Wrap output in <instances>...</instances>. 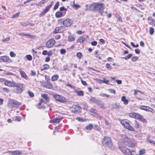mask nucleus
I'll use <instances>...</instances> for the list:
<instances>
[{
	"instance_id": "dca6fc26",
	"label": "nucleus",
	"mask_w": 155,
	"mask_h": 155,
	"mask_svg": "<svg viewBox=\"0 0 155 155\" xmlns=\"http://www.w3.org/2000/svg\"><path fill=\"white\" fill-rule=\"evenodd\" d=\"M9 152L11 155H20L22 153L19 150L9 151Z\"/></svg>"
},
{
	"instance_id": "6ab92c4d",
	"label": "nucleus",
	"mask_w": 155,
	"mask_h": 155,
	"mask_svg": "<svg viewBox=\"0 0 155 155\" xmlns=\"http://www.w3.org/2000/svg\"><path fill=\"white\" fill-rule=\"evenodd\" d=\"M121 100L123 102V104L124 105H127L128 103V101L127 99H126V97L124 96H123L121 97Z\"/></svg>"
},
{
	"instance_id": "a211bd4d",
	"label": "nucleus",
	"mask_w": 155,
	"mask_h": 155,
	"mask_svg": "<svg viewBox=\"0 0 155 155\" xmlns=\"http://www.w3.org/2000/svg\"><path fill=\"white\" fill-rule=\"evenodd\" d=\"M20 73L22 77L25 78L26 80H28L29 79L27 75L26 74L24 71L22 70H20Z\"/></svg>"
},
{
	"instance_id": "6e6552de",
	"label": "nucleus",
	"mask_w": 155,
	"mask_h": 155,
	"mask_svg": "<svg viewBox=\"0 0 155 155\" xmlns=\"http://www.w3.org/2000/svg\"><path fill=\"white\" fill-rule=\"evenodd\" d=\"M20 104V103L15 100L10 99L9 100L8 105L11 107L18 108Z\"/></svg>"
},
{
	"instance_id": "7c9ffc66",
	"label": "nucleus",
	"mask_w": 155,
	"mask_h": 155,
	"mask_svg": "<svg viewBox=\"0 0 155 155\" xmlns=\"http://www.w3.org/2000/svg\"><path fill=\"white\" fill-rule=\"evenodd\" d=\"M96 100V99L95 97H91L90 98H89V101L92 103H95Z\"/></svg>"
},
{
	"instance_id": "bb28decb",
	"label": "nucleus",
	"mask_w": 155,
	"mask_h": 155,
	"mask_svg": "<svg viewBox=\"0 0 155 155\" xmlns=\"http://www.w3.org/2000/svg\"><path fill=\"white\" fill-rule=\"evenodd\" d=\"M93 127V126L92 124H89L88 125H87L85 127V128L89 130H91Z\"/></svg>"
},
{
	"instance_id": "6e6d98bb",
	"label": "nucleus",
	"mask_w": 155,
	"mask_h": 155,
	"mask_svg": "<svg viewBox=\"0 0 155 155\" xmlns=\"http://www.w3.org/2000/svg\"><path fill=\"white\" fill-rule=\"evenodd\" d=\"M60 10L61 11H67V9L65 8L64 7H62L60 8Z\"/></svg>"
},
{
	"instance_id": "c9c22d12",
	"label": "nucleus",
	"mask_w": 155,
	"mask_h": 155,
	"mask_svg": "<svg viewBox=\"0 0 155 155\" xmlns=\"http://www.w3.org/2000/svg\"><path fill=\"white\" fill-rule=\"evenodd\" d=\"M149 30H150L149 33H150V35H153L154 32V28H152L150 27L149 28Z\"/></svg>"
},
{
	"instance_id": "aec40b11",
	"label": "nucleus",
	"mask_w": 155,
	"mask_h": 155,
	"mask_svg": "<svg viewBox=\"0 0 155 155\" xmlns=\"http://www.w3.org/2000/svg\"><path fill=\"white\" fill-rule=\"evenodd\" d=\"M41 96L48 102L50 100V98L49 97H48L47 94H41Z\"/></svg>"
},
{
	"instance_id": "20e7f679",
	"label": "nucleus",
	"mask_w": 155,
	"mask_h": 155,
	"mask_svg": "<svg viewBox=\"0 0 155 155\" xmlns=\"http://www.w3.org/2000/svg\"><path fill=\"white\" fill-rule=\"evenodd\" d=\"M129 116L131 117L137 119L144 123H146L147 122L146 120L143 118V116L137 113H130Z\"/></svg>"
},
{
	"instance_id": "393cba45",
	"label": "nucleus",
	"mask_w": 155,
	"mask_h": 155,
	"mask_svg": "<svg viewBox=\"0 0 155 155\" xmlns=\"http://www.w3.org/2000/svg\"><path fill=\"white\" fill-rule=\"evenodd\" d=\"M148 108H149V107L144 105H141L140 106V109L144 110L146 111H147Z\"/></svg>"
},
{
	"instance_id": "cd10ccee",
	"label": "nucleus",
	"mask_w": 155,
	"mask_h": 155,
	"mask_svg": "<svg viewBox=\"0 0 155 155\" xmlns=\"http://www.w3.org/2000/svg\"><path fill=\"white\" fill-rule=\"evenodd\" d=\"M61 27H56L55 29V31H53V33L54 34H57L59 33V30L61 29Z\"/></svg>"
},
{
	"instance_id": "de8ad7c7",
	"label": "nucleus",
	"mask_w": 155,
	"mask_h": 155,
	"mask_svg": "<svg viewBox=\"0 0 155 155\" xmlns=\"http://www.w3.org/2000/svg\"><path fill=\"white\" fill-rule=\"evenodd\" d=\"M60 51L61 54H63L66 53V51L64 49H61L60 50Z\"/></svg>"
},
{
	"instance_id": "09e8293b",
	"label": "nucleus",
	"mask_w": 155,
	"mask_h": 155,
	"mask_svg": "<svg viewBox=\"0 0 155 155\" xmlns=\"http://www.w3.org/2000/svg\"><path fill=\"white\" fill-rule=\"evenodd\" d=\"M102 81H103V83L106 84H108V83L109 82V80H106V79L105 78H103V79L102 80Z\"/></svg>"
},
{
	"instance_id": "412c9836",
	"label": "nucleus",
	"mask_w": 155,
	"mask_h": 155,
	"mask_svg": "<svg viewBox=\"0 0 155 155\" xmlns=\"http://www.w3.org/2000/svg\"><path fill=\"white\" fill-rule=\"evenodd\" d=\"M77 93V95L79 96H83L84 95V92L83 91H78L77 90H75L74 91Z\"/></svg>"
},
{
	"instance_id": "7ed1b4c3",
	"label": "nucleus",
	"mask_w": 155,
	"mask_h": 155,
	"mask_svg": "<svg viewBox=\"0 0 155 155\" xmlns=\"http://www.w3.org/2000/svg\"><path fill=\"white\" fill-rule=\"evenodd\" d=\"M120 122L123 126L126 129L131 131H134V128L131 126V122L129 120L124 119L121 120Z\"/></svg>"
},
{
	"instance_id": "774afa93",
	"label": "nucleus",
	"mask_w": 155,
	"mask_h": 155,
	"mask_svg": "<svg viewBox=\"0 0 155 155\" xmlns=\"http://www.w3.org/2000/svg\"><path fill=\"white\" fill-rule=\"evenodd\" d=\"M50 60V58L49 57H47L45 58V61L46 62H48Z\"/></svg>"
},
{
	"instance_id": "5fc2aeb1",
	"label": "nucleus",
	"mask_w": 155,
	"mask_h": 155,
	"mask_svg": "<svg viewBox=\"0 0 155 155\" xmlns=\"http://www.w3.org/2000/svg\"><path fill=\"white\" fill-rule=\"evenodd\" d=\"M36 74V73L33 71H31V75L32 76H35Z\"/></svg>"
},
{
	"instance_id": "ea45409f",
	"label": "nucleus",
	"mask_w": 155,
	"mask_h": 155,
	"mask_svg": "<svg viewBox=\"0 0 155 155\" xmlns=\"http://www.w3.org/2000/svg\"><path fill=\"white\" fill-rule=\"evenodd\" d=\"M138 59V58L137 57L134 56L133 57L131 58V60L133 62H135L137 61Z\"/></svg>"
},
{
	"instance_id": "2eb2a0df",
	"label": "nucleus",
	"mask_w": 155,
	"mask_h": 155,
	"mask_svg": "<svg viewBox=\"0 0 155 155\" xmlns=\"http://www.w3.org/2000/svg\"><path fill=\"white\" fill-rule=\"evenodd\" d=\"M1 60L5 62H11V61L8 56H5L1 57Z\"/></svg>"
},
{
	"instance_id": "a19ab883",
	"label": "nucleus",
	"mask_w": 155,
	"mask_h": 155,
	"mask_svg": "<svg viewBox=\"0 0 155 155\" xmlns=\"http://www.w3.org/2000/svg\"><path fill=\"white\" fill-rule=\"evenodd\" d=\"M10 55L12 57H15L16 56V54L13 52L11 51L10 52Z\"/></svg>"
},
{
	"instance_id": "4be33fe9",
	"label": "nucleus",
	"mask_w": 155,
	"mask_h": 155,
	"mask_svg": "<svg viewBox=\"0 0 155 155\" xmlns=\"http://www.w3.org/2000/svg\"><path fill=\"white\" fill-rule=\"evenodd\" d=\"M62 120V118L58 119V118H55L52 120H50V122L51 123H59L60 121Z\"/></svg>"
},
{
	"instance_id": "37998d69",
	"label": "nucleus",
	"mask_w": 155,
	"mask_h": 155,
	"mask_svg": "<svg viewBox=\"0 0 155 155\" xmlns=\"http://www.w3.org/2000/svg\"><path fill=\"white\" fill-rule=\"evenodd\" d=\"M10 39V38L9 37H8L7 38L2 39V41L3 42H5L9 41Z\"/></svg>"
},
{
	"instance_id": "bf43d9fd",
	"label": "nucleus",
	"mask_w": 155,
	"mask_h": 155,
	"mask_svg": "<svg viewBox=\"0 0 155 155\" xmlns=\"http://www.w3.org/2000/svg\"><path fill=\"white\" fill-rule=\"evenodd\" d=\"M91 45L93 46H96L97 44V42L96 41H94L93 42H91Z\"/></svg>"
},
{
	"instance_id": "f03ea898",
	"label": "nucleus",
	"mask_w": 155,
	"mask_h": 155,
	"mask_svg": "<svg viewBox=\"0 0 155 155\" xmlns=\"http://www.w3.org/2000/svg\"><path fill=\"white\" fill-rule=\"evenodd\" d=\"M121 140L126 146L129 147H135L133 141L131 139L129 138L126 135H123Z\"/></svg>"
},
{
	"instance_id": "72a5a7b5",
	"label": "nucleus",
	"mask_w": 155,
	"mask_h": 155,
	"mask_svg": "<svg viewBox=\"0 0 155 155\" xmlns=\"http://www.w3.org/2000/svg\"><path fill=\"white\" fill-rule=\"evenodd\" d=\"M145 153V150L144 149L140 150L139 152V153L140 155L143 154Z\"/></svg>"
},
{
	"instance_id": "58836bf2",
	"label": "nucleus",
	"mask_w": 155,
	"mask_h": 155,
	"mask_svg": "<svg viewBox=\"0 0 155 155\" xmlns=\"http://www.w3.org/2000/svg\"><path fill=\"white\" fill-rule=\"evenodd\" d=\"M101 101L96 99L95 103L97 105H99L101 104Z\"/></svg>"
},
{
	"instance_id": "49530a36",
	"label": "nucleus",
	"mask_w": 155,
	"mask_h": 155,
	"mask_svg": "<svg viewBox=\"0 0 155 155\" xmlns=\"http://www.w3.org/2000/svg\"><path fill=\"white\" fill-rule=\"evenodd\" d=\"M147 111L150 112H151L153 113L154 112V110L152 108L149 107V108H148Z\"/></svg>"
},
{
	"instance_id": "c03bdc74",
	"label": "nucleus",
	"mask_w": 155,
	"mask_h": 155,
	"mask_svg": "<svg viewBox=\"0 0 155 155\" xmlns=\"http://www.w3.org/2000/svg\"><path fill=\"white\" fill-rule=\"evenodd\" d=\"M106 66L107 68L111 70L112 68L111 65L109 63H107L106 64Z\"/></svg>"
},
{
	"instance_id": "0e129e2a",
	"label": "nucleus",
	"mask_w": 155,
	"mask_h": 155,
	"mask_svg": "<svg viewBox=\"0 0 155 155\" xmlns=\"http://www.w3.org/2000/svg\"><path fill=\"white\" fill-rule=\"evenodd\" d=\"M48 51L47 50H44L42 51V54L43 55H46L47 54Z\"/></svg>"
},
{
	"instance_id": "2f4dec72",
	"label": "nucleus",
	"mask_w": 155,
	"mask_h": 155,
	"mask_svg": "<svg viewBox=\"0 0 155 155\" xmlns=\"http://www.w3.org/2000/svg\"><path fill=\"white\" fill-rule=\"evenodd\" d=\"M26 58H27V59L29 61H31L32 60V56L30 54H28V55H26Z\"/></svg>"
},
{
	"instance_id": "39448f33",
	"label": "nucleus",
	"mask_w": 155,
	"mask_h": 155,
	"mask_svg": "<svg viewBox=\"0 0 155 155\" xmlns=\"http://www.w3.org/2000/svg\"><path fill=\"white\" fill-rule=\"evenodd\" d=\"M103 145L109 147H111L112 143L111 139L108 137H104L102 140Z\"/></svg>"
},
{
	"instance_id": "0eeeda50",
	"label": "nucleus",
	"mask_w": 155,
	"mask_h": 155,
	"mask_svg": "<svg viewBox=\"0 0 155 155\" xmlns=\"http://www.w3.org/2000/svg\"><path fill=\"white\" fill-rule=\"evenodd\" d=\"M24 84L21 83H15V86L13 87H15V92L16 93H20L23 91V88Z\"/></svg>"
},
{
	"instance_id": "f8f14e48",
	"label": "nucleus",
	"mask_w": 155,
	"mask_h": 155,
	"mask_svg": "<svg viewBox=\"0 0 155 155\" xmlns=\"http://www.w3.org/2000/svg\"><path fill=\"white\" fill-rule=\"evenodd\" d=\"M3 81H4L5 85L9 87H13L15 86V82L14 81H11L8 80H5V79Z\"/></svg>"
},
{
	"instance_id": "c756f323",
	"label": "nucleus",
	"mask_w": 155,
	"mask_h": 155,
	"mask_svg": "<svg viewBox=\"0 0 155 155\" xmlns=\"http://www.w3.org/2000/svg\"><path fill=\"white\" fill-rule=\"evenodd\" d=\"M133 55L131 54H129L126 57L122 58H123L127 60L128 59H130L132 56Z\"/></svg>"
},
{
	"instance_id": "69168bd1",
	"label": "nucleus",
	"mask_w": 155,
	"mask_h": 155,
	"mask_svg": "<svg viewBox=\"0 0 155 155\" xmlns=\"http://www.w3.org/2000/svg\"><path fill=\"white\" fill-rule=\"evenodd\" d=\"M63 68H64L63 70L64 71L68 70V67L67 65H64L63 66Z\"/></svg>"
},
{
	"instance_id": "5701e85b",
	"label": "nucleus",
	"mask_w": 155,
	"mask_h": 155,
	"mask_svg": "<svg viewBox=\"0 0 155 155\" xmlns=\"http://www.w3.org/2000/svg\"><path fill=\"white\" fill-rule=\"evenodd\" d=\"M112 106L113 108L116 109H119L120 107V104L117 103L113 104Z\"/></svg>"
},
{
	"instance_id": "8fccbe9b",
	"label": "nucleus",
	"mask_w": 155,
	"mask_h": 155,
	"mask_svg": "<svg viewBox=\"0 0 155 155\" xmlns=\"http://www.w3.org/2000/svg\"><path fill=\"white\" fill-rule=\"evenodd\" d=\"M130 44L133 46V47L134 48H137L139 46L137 44L135 45L133 42H131Z\"/></svg>"
},
{
	"instance_id": "b1692460",
	"label": "nucleus",
	"mask_w": 155,
	"mask_h": 155,
	"mask_svg": "<svg viewBox=\"0 0 155 155\" xmlns=\"http://www.w3.org/2000/svg\"><path fill=\"white\" fill-rule=\"evenodd\" d=\"M59 78V75L56 74L53 76L51 78V80L52 81H54L57 80Z\"/></svg>"
},
{
	"instance_id": "4c0bfd02",
	"label": "nucleus",
	"mask_w": 155,
	"mask_h": 155,
	"mask_svg": "<svg viewBox=\"0 0 155 155\" xmlns=\"http://www.w3.org/2000/svg\"><path fill=\"white\" fill-rule=\"evenodd\" d=\"M59 5V2H57V3L54 6V9L55 10L57 9Z\"/></svg>"
},
{
	"instance_id": "864d4df0",
	"label": "nucleus",
	"mask_w": 155,
	"mask_h": 155,
	"mask_svg": "<svg viewBox=\"0 0 155 155\" xmlns=\"http://www.w3.org/2000/svg\"><path fill=\"white\" fill-rule=\"evenodd\" d=\"M66 86H69V87H70L71 88H72V89H74L75 88V87L73 86V85H71V84H66Z\"/></svg>"
},
{
	"instance_id": "473e14b6",
	"label": "nucleus",
	"mask_w": 155,
	"mask_h": 155,
	"mask_svg": "<svg viewBox=\"0 0 155 155\" xmlns=\"http://www.w3.org/2000/svg\"><path fill=\"white\" fill-rule=\"evenodd\" d=\"M43 66L44 67V68L43 69H42L41 71H43L44 70H46L50 68V66L48 64H44Z\"/></svg>"
},
{
	"instance_id": "9b49d317",
	"label": "nucleus",
	"mask_w": 155,
	"mask_h": 155,
	"mask_svg": "<svg viewBox=\"0 0 155 155\" xmlns=\"http://www.w3.org/2000/svg\"><path fill=\"white\" fill-rule=\"evenodd\" d=\"M81 108L78 106L74 105L71 108V112L74 113H76L81 112Z\"/></svg>"
},
{
	"instance_id": "c85d7f7f",
	"label": "nucleus",
	"mask_w": 155,
	"mask_h": 155,
	"mask_svg": "<svg viewBox=\"0 0 155 155\" xmlns=\"http://www.w3.org/2000/svg\"><path fill=\"white\" fill-rule=\"evenodd\" d=\"M74 1L73 2L74 5L71 6V7L73 8L76 9H77L78 8H80V5L78 4H74Z\"/></svg>"
},
{
	"instance_id": "f257e3e1",
	"label": "nucleus",
	"mask_w": 155,
	"mask_h": 155,
	"mask_svg": "<svg viewBox=\"0 0 155 155\" xmlns=\"http://www.w3.org/2000/svg\"><path fill=\"white\" fill-rule=\"evenodd\" d=\"M105 8V5L102 3H93L89 6V10L91 11H97L99 15H102Z\"/></svg>"
},
{
	"instance_id": "f704fd0d",
	"label": "nucleus",
	"mask_w": 155,
	"mask_h": 155,
	"mask_svg": "<svg viewBox=\"0 0 155 155\" xmlns=\"http://www.w3.org/2000/svg\"><path fill=\"white\" fill-rule=\"evenodd\" d=\"M68 40L70 41H72L75 40V38L73 36H70L68 37Z\"/></svg>"
},
{
	"instance_id": "4468645a",
	"label": "nucleus",
	"mask_w": 155,
	"mask_h": 155,
	"mask_svg": "<svg viewBox=\"0 0 155 155\" xmlns=\"http://www.w3.org/2000/svg\"><path fill=\"white\" fill-rule=\"evenodd\" d=\"M64 25L66 27H68L72 24V21L69 18H67L63 21Z\"/></svg>"
},
{
	"instance_id": "e433bc0d",
	"label": "nucleus",
	"mask_w": 155,
	"mask_h": 155,
	"mask_svg": "<svg viewBox=\"0 0 155 155\" xmlns=\"http://www.w3.org/2000/svg\"><path fill=\"white\" fill-rule=\"evenodd\" d=\"M82 55V54L80 52H78L76 54L77 56L79 59H80L81 58Z\"/></svg>"
},
{
	"instance_id": "a878e982",
	"label": "nucleus",
	"mask_w": 155,
	"mask_h": 155,
	"mask_svg": "<svg viewBox=\"0 0 155 155\" xmlns=\"http://www.w3.org/2000/svg\"><path fill=\"white\" fill-rule=\"evenodd\" d=\"M62 15V13L60 11L57 12L55 14V16L57 18L61 17Z\"/></svg>"
},
{
	"instance_id": "9d476101",
	"label": "nucleus",
	"mask_w": 155,
	"mask_h": 155,
	"mask_svg": "<svg viewBox=\"0 0 155 155\" xmlns=\"http://www.w3.org/2000/svg\"><path fill=\"white\" fill-rule=\"evenodd\" d=\"M55 43L54 39L51 38L48 40L46 44V46L48 48H52Z\"/></svg>"
},
{
	"instance_id": "a18cd8bd",
	"label": "nucleus",
	"mask_w": 155,
	"mask_h": 155,
	"mask_svg": "<svg viewBox=\"0 0 155 155\" xmlns=\"http://www.w3.org/2000/svg\"><path fill=\"white\" fill-rule=\"evenodd\" d=\"M29 24V23L26 22H21V24L22 26H27L28 25V24Z\"/></svg>"
},
{
	"instance_id": "423d86ee",
	"label": "nucleus",
	"mask_w": 155,
	"mask_h": 155,
	"mask_svg": "<svg viewBox=\"0 0 155 155\" xmlns=\"http://www.w3.org/2000/svg\"><path fill=\"white\" fill-rule=\"evenodd\" d=\"M119 148L124 155H134V154H132V153L135 152V149H133L131 151L124 146H123L121 147H119Z\"/></svg>"
},
{
	"instance_id": "f3484780",
	"label": "nucleus",
	"mask_w": 155,
	"mask_h": 155,
	"mask_svg": "<svg viewBox=\"0 0 155 155\" xmlns=\"http://www.w3.org/2000/svg\"><path fill=\"white\" fill-rule=\"evenodd\" d=\"M86 40V38L84 35L82 36L79 37L77 41V43L83 42Z\"/></svg>"
},
{
	"instance_id": "e2e57ef3",
	"label": "nucleus",
	"mask_w": 155,
	"mask_h": 155,
	"mask_svg": "<svg viewBox=\"0 0 155 155\" xmlns=\"http://www.w3.org/2000/svg\"><path fill=\"white\" fill-rule=\"evenodd\" d=\"M117 17L118 19V20L119 21H122V19L121 17L118 15H117L116 16Z\"/></svg>"
},
{
	"instance_id": "052dcab7",
	"label": "nucleus",
	"mask_w": 155,
	"mask_h": 155,
	"mask_svg": "<svg viewBox=\"0 0 155 155\" xmlns=\"http://www.w3.org/2000/svg\"><path fill=\"white\" fill-rule=\"evenodd\" d=\"M47 55L48 56H52V51L51 50L49 51L48 52Z\"/></svg>"
},
{
	"instance_id": "ddd939ff",
	"label": "nucleus",
	"mask_w": 155,
	"mask_h": 155,
	"mask_svg": "<svg viewBox=\"0 0 155 155\" xmlns=\"http://www.w3.org/2000/svg\"><path fill=\"white\" fill-rule=\"evenodd\" d=\"M51 8L50 6L48 5L43 10V11L40 14L39 17H41L45 15L48 12Z\"/></svg>"
},
{
	"instance_id": "79ce46f5",
	"label": "nucleus",
	"mask_w": 155,
	"mask_h": 155,
	"mask_svg": "<svg viewBox=\"0 0 155 155\" xmlns=\"http://www.w3.org/2000/svg\"><path fill=\"white\" fill-rule=\"evenodd\" d=\"M28 93L30 97H34V94L33 93V92H32L30 91H28Z\"/></svg>"
},
{
	"instance_id": "3c124183",
	"label": "nucleus",
	"mask_w": 155,
	"mask_h": 155,
	"mask_svg": "<svg viewBox=\"0 0 155 155\" xmlns=\"http://www.w3.org/2000/svg\"><path fill=\"white\" fill-rule=\"evenodd\" d=\"M24 36H26V37L28 38H31L32 37H33V36L29 35L28 34H24Z\"/></svg>"
},
{
	"instance_id": "338daca9",
	"label": "nucleus",
	"mask_w": 155,
	"mask_h": 155,
	"mask_svg": "<svg viewBox=\"0 0 155 155\" xmlns=\"http://www.w3.org/2000/svg\"><path fill=\"white\" fill-rule=\"evenodd\" d=\"M139 124L137 123V122H136L135 125V127L136 128H139Z\"/></svg>"
},
{
	"instance_id": "1a4fd4ad",
	"label": "nucleus",
	"mask_w": 155,
	"mask_h": 155,
	"mask_svg": "<svg viewBox=\"0 0 155 155\" xmlns=\"http://www.w3.org/2000/svg\"><path fill=\"white\" fill-rule=\"evenodd\" d=\"M53 96L54 98L56 100L58 101L61 103H64L66 102L65 97L58 94H54Z\"/></svg>"
},
{
	"instance_id": "13d9d810",
	"label": "nucleus",
	"mask_w": 155,
	"mask_h": 155,
	"mask_svg": "<svg viewBox=\"0 0 155 155\" xmlns=\"http://www.w3.org/2000/svg\"><path fill=\"white\" fill-rule=\"evenodd\" d=\"M76 119V120H78L79 121H81L83 122L84 121L83 118H80V117H77Z\"/></svg>"
},
{
	"instance_id": "4d7b16f0",
	"label": "nucleus",
	"mask_w": 155,
	"mask_h": 155,
	"mask_svg": "<svg viewBox=\"0 0 155 155\" xmlns=\"http://www.w3.org/2000/svg\"><path fill=\"white\" fill-rule=\"evenodd\" d=\"M46 87L47 88H52V85L49 83H48L46 86Z\"/></svg>"
},
{
	"instance_id": "680f3d73",
	"label": "nucleus",
	"mask_w": 155,
	"mask_h": 155,
	"mask_svg": "<svg viewBox=\"0 0 155 155\" xmlns=\"http://www.w3.org/2000/svg\"><path fill=\"white\" fill-rule=\"evenodd\" d=\"M101 96L103 97H110V95H107L105 94H101Z\"/></svg>"
},
{
	"instance_id": "603ef678",
	"label": "nucleus",
	"mask_w": 155,
	"mask_h": 155,
	"mask_svg": "<svg viewBox=\"0 0 155 155\" xmlns=\"http://www.w3.org/2000/svg\"><path fill=\"white\" fill-rule=\"evenodd\" d=\"M109 91L111 93H113L114 94L116 93V91L114 90L110 89H109Z\"/></svg>"
}]
</instances>
